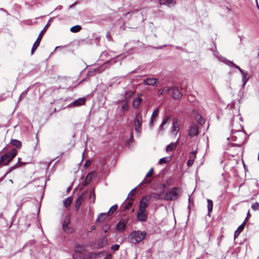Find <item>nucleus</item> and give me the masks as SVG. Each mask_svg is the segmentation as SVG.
<instances>
[{"instance_id": "33", "label": "nucleus", "mask_w": 259, "mask_h": 259, "mask_svg": "<svg viewBox=\"0 0 259 259\" xmlns=\"http://www.w3.org/2000/svg\"><path fill=\"white\" fill-rule=\"evenodd\" d=\"M84 250V247L81 245H77L75 248L76 253H82Z\"/></svg>"}, {"instance_id": "34", "label": "nucleus", "mask_w": 259, "mask_h": 259, "mask_svg": "<svg viewBox=\"0 0 259 259\" xmlns=\"http://www.w3.org/2000/svg\"><path fill=\"white\" fill-rule=\"evenodd\" d=\"M166 89H169V88L164 87L162 89H160L158 90V95L159 96H160V95H164L165 94H167L168 93H166Z\"/></svg>"}, {"instance_id": "4", "label": "nucleus", "mask_w": 259, "mask_h": 259, "mask_svg": "<svg viewBox=\"0 0 259 259\" xmlns=\"http://www.w3.org/2000/svg\"><path fill=\"white\" fill-rule=\"evenodd\" d=\"M17 151L15 149H13L10 151L1 156V164L3 163L4 165H7L12 159L16 156Z\"/></svg>"}, {"instance_id": "28", "label": "nucleus", "mask_w": 259, "mask_h": 259, "mask_svg": "<svg viewBox=\"0 0 259 259\" xmlns=\"http://www.w3.org/2000/svg\"><path fill=\"white\" fill-rule=\"evenodd\" d=\"M72 198L71 197H69L63 201V204L66 207L69 206L72 202Z\"/></svg>"}, {"instance_id": "56", "label": "nucleus", "mask_w": 259, "mask_h": 259, "mask_svg": "<svg viewBox=\"0 0 259 259\" xmlns=\"http://www.w3.org/2000/svg\"><path fill=\"white\" fill-rule=\"evenodd\" d=\"M95 229H96V227H95V226H92V227H91V230H95Z\"/></svg>"}, {"instance_id": "44", "label": "nucleus", "mask_w": 259, "mask_h": 259, "mask_svg": "<svg viewBox=\"0 0 259 259\" xmlns=\"http://www.w3.org/2000/svg\"><path fill=\"white\" fill-rule=\"evenodd\" d=\"M251 208L254 210H258V208H259V203L257 202H255V203H253L251 205Z\"/></svg>"}, {"instance_id": "20", "label": "nucleus", "mask_w": 259, "mask_h": 259, "mask_svg": "<svg viewBox=\"0 0 259 259\" xmlns=\"http://www.w3.org/2000/svg\"><path fill=\"white\" fill-rule=\"evenodd\" d=\"M178 143V142L177 141L176 142H172L167 145L166 148V152L171 151L175 149L177 146Z\"/></svg>"}, {"instance_id": "15", "label": "nucleus", "mask_w": 259, "mask_h": 259, "mask_svg": "<svg viewBox=\"0 0 259 259\" xmlns=\"http://www.w3.org/2000/svg\"><path fill=\"white\" fill-rule=\"evenodd\" d=\"M157 82V79L155 78H146L144 80V83L149 85H154Z\"/></svg>"}, {"instance_id": "10", "label": "nucleus", "mask_w": 259, "mask_h": 259, "mask_svg": "<svg viewBox=\"0 0 259 259\" xmlns=\"http://www.w3.org/2000/svg\"><path fill=\"white\" fill-rule=\"evenodd\" d=\"M198 127L197 125L194 123H192L188 132L189 136L191 138H192L195 136H196L198 135Z\"/></svg>"}, {"instance_id": "5", "label": "nucleus", "mask_w": 259, "mask_h": 259, "mask_svg": "<svg viewBox=\"0 0 259 259\" xmlns=\"http://www.w3.org/2000/svg\"><path fill=\"white\" fill-rule=\"evenodd\" d=\"M142 115L141 112L136 114L134 122L135 130L136 136L139 137L142 132Z\"/></svg>"}, {"instance_id": "60", "label": "nucleus", "mask_w": 259, "mask_h": 259, "mask_svg": "<svg viewBox=\"0 0 259 259\" xmlns=\"http://www.w3.org/2000/svg\"><path fill=\"white\" fill-rule=\"evenodd\" d=\"M10 182H11L12 183H13V181H12V180H10Z\"/></svg>"}, {"instance_id": "49", "label": "nucleus", "mask_w": 259, "mask_h": 259, "mask_svg": "<svg viewBox=\"0 0 259 259\" xmlns=\"http://www.w3.org/2000/svg\"><path fill=\"white\" fill-rule=\"evenodd\" d=\"M194 161V160H193V159H190L189 160H188L187 163V166L189 167L191 166L193 164Z\"/></svg>"}, {"instance_id": "6", "label": "nucleus", "mask_w": 259, "mask_h": 259, "mask_svg": "<svg viewBox=\"0 0 259 259\" xmlns=\"http://www.w3.org/2000/svg\"><path fill=\"white\" fill-rule=\"evenodd\" d=\"M49 26V23H48L45 26L44 29L40 32L37 38L33 44V46L31 49V55L33 54L34 51L36 50L37 48L39 46L40 42L42 39V35L45 33L46 31V28Z\"/></svg>"}, {"instance_id": "23", "label": "nucleus", "mask_w": 259, "mask_h": 259, "mask_svg": "<svg viewBox=\"0 0 259 259\" xmlns=\"http://www.w3.org/2000/svg\"><path fill=\"white\" fill-rule=\"evenodd\" d=\"M116 230L118 231H123L125 228V224L121 221H120L116 226Z\"/></svg>"}, {"instance_id": "47", "label": "nucleus", "mask_w": 259, "mask_h": 259, "mask_svg": "<svg viewBox=\"0 0 259 259\" xmlns=\"http://www.w3.org/2000/svg\"><path fill=\"white\" fill-rule=\"evenodd\" d=\"M168 162L167 160V158L164 157L162 158L159 160V163L160 164H163V163H166Z\"/></svg>"}, {"instance_id": "61", "label": "nucleus", "mask_w": 259, "mask_h": 259, "mask_svg": "<svg viewBox=\"0 0 259 259\" xmlns=\"http://www.w3.org/2000/svg\"><path fill=\"white\" fill-rule=\"evenodd\" d=\"M75 254H73V257L75 258Z\"/></svg>"}, {"instance_id": "18", "label": "nucleus", "mask_w": 259, "mask_h": 259, "mask_svg": "<svg viewBox=\"0 0 259 259\" xmlns=\"http://www.w3.org/2000/svg\"><path fill=\"white\" fill-rule=\"evenodd\" d=\"M159 113V110L158 108H156L153 111V113L151 115L150 121V126L152 127L153 126V119L154 118H156Z\"/></svg>"}, {"instance_id": "26", "label": "nucleus", "mask_w": 259, "mask_h": 259, "mask_svg": "<svg viewBox=\"0 0 259 259\" xmlns=\"http://www.w3.org/2000/svg\"><path fill=\"white\" fill-rule=\"evenodd\" d=\"M11 143L18 148H20L22 146L21 142L18 140L12 139L11 141Z\"/></svg>"}, {"instance_id": "11", "label": "nucleus", "mask_w": 259, "mask_h": 259, "mask_svg": "<svg viewBox=\"0 0 259 259\" xmlns=\"http://www.w3.org/2000/svg\"><path fill=\"white\" fill-rule=\"evenodd\" d=\"M84 200V197L83 196V194L82 193L81 195H80L76 200L75 203V207L76 209V210H77L78 208L80 207L81 203Z\"/></svg>"}, {"instance_id": "27", "label": "nucleus", "mask_w": 259, "mask_h": 259, "mask_svg": "<svg viewBox=\"0 0 259 259\" xmlns=\"http://www.w3.org/2000/svg\"><path fill=\"white\" fill-rule=\"evenodd\" d=\"M170 117L169 116H166L164 117L163 121L161 123V124L159 126V130L161 131L163 130V126L168 122V121L169 120Z\"/></svg>"}, {"instance_id": "57", "label": "nucleus", "mask_w": 259, "mask_h": 259, "mask_svg": "<svg viewBox=\"0 0 259 259\" xmlns=\"http://www.w3.org/2000/svg\"><path fill=\"white\" fill-rule=\"evenodd\" d=\"M257 8L259 10V6L258 5V4H257Z\"/></svg>"}, {"instance_id": "41", "label": "nucleus", "mask_w": 259, "mask_h": 259, "mask_svg": "<svg viewBox=\"0 0 259 259\" xmlns=\"http://www.w3.org/2000/svg\"><path fill=\"white\" fill-rule=\"evenodd\" d=\"M133 199H131L125 205L124 208L125 209H129L133 204Z\"/></svg>"}, {"instance_id": "31", "label": "nucleus", "mask_w": 259, "mask_h": 259, "mask_svg": "<svg viewBox=\"0 0 259 259\" xmlns=\"http://www.w3.org/2000/svg\"><path fill=\"white\" fill-rule=\"evenodd\" d=\"M62 229L63 231L67 233H71L73 231V228L69 227V225L62 226Z\"/></svg>"}, {"instance_id": "30", "label": "nucleus", "mask_w": 259, "mask_h": 259, "mask_svg": "<svg viewBox=\"0 0 259 259\" xmlns=\"http://www.w3.org/2000/svg\"><path fill=\"white\" fill-rule=\"evenodd\" d=\"M207 209L208 214L212 211L213 208V202L210 199H207Z\"/></svg>"}, {"instance_id": "8", "label": "nucleus", "mask_w": 259, "mask_h": 259, "mask_svg": "<svg viewBox=\"0 0 259 259\" xmlns=\"http://www.w3.org/2000/svg\"><path fill=\"white\" fill-rule=\"evenodd\" d=\"M150 196H145L143 197L140 201L139 209L146 210V207L150 203Z\"/></svg>"}, {"instance_id": "25", "label": "nucleus", "mask_w": 259, "mask_h": 259, "mask_svg": "<svg viewBox=\"0 0 259 259\" xmlns=\"http://www.w3.org/2000/svg\"><path fill=\"white\" fill-rule=\"evenodd\" d=\"M242 81H243V86H245L247 81L249 79L248 74L247 72L245 71L244 73L242 74Z\"/></svg>"}, {"instance_id": "7", "label": "nucleus", "mask_w": 259, "mask_h": 259, "mask_svg": "<svg viewBox=\"0 0 259 259\" xmlns=\"http://www.w3.org/2000/svg\"><path fill=\"white\" fill-rule=\"evenodd\" d=\"M166 93H170L171 97L176 100L180 99L182 97V94L179 89L176 87L166 89Z\"/></svg>"}, {"instance_id": "48", "label": "nucleus", "mask_w": 259, "mask_h": 259, "mask_svg": "<svg viewBox=\"0 0 259 259\" xmlns=\"http://www.w3.org/2000/svg\"><path fill=\"white\" fill-rule=\"evenodd\" d=\"M111 248L114 251H117L119 248V245L118 244H114L111 246Z\"/></svg>"}, {"instance_id": "36", "label": "nucleus", "mask_w": 259, "mask_h": 259, "mask_svg": "<svg viewBox=\"0 0 259 259\" xmlns=\"http://www.w3.org/2000/svg\"><path fill=\"white\" fill-rule=\"evenodd\" d=\"M70 223V218L68 215H66L63 219L62 222V226L69 225Z\"/></svg>"}, {"instance_id": "52", "label": "nucleus", "mask_w": 259, "mask_h": 259, "mask_svg": "<svg viewBox=\"0 0 259 259\" xmlns=\"http://www.w3.org/2000/svg\"><path fill=\"white\" fill-rule=\"evenodd\" d=\"M104 228H105V230H104L105 233H107L108 230L110 228V226L109 225L107 224L104 226Z\"/></svg>"}, {"instance_id": "58", "label": "nucleus", "mask_w": 259, "mask_h": 259, "mask_svg": "<svg viewBox=\"0 0 259 259\" xmlns=\"http://www.w3.org/2000/svg\"><path fill=\"white\" fill-rule=\"evenodd\" d=\"M162 185H163V187L164 188L165 187V184H163Z\"/></svg>"}, {"instance_id": "46", "label": "nucleus", "mask_w": 259, "mask_h": 259, "mask_svg": "<svg viewBox=\"0 0 259 259\" xmlns=\"http://www.w3.org/2000/svg\"><path fill=\"white\" fill-rule=\"evenodd\" d=\"M190 159H193L194 160L195 158L196 157V151H192L191 152L190 154Z\"/></svg>"}, {"instance_id": "53", "label": "nucleus", "mask_w": 259, "mask_h": 259, "mask_svg": "<svg viewBox=\"0 0 259 259\" xmlns=\"http://www.w3.org/2000/svg\"><path fill=\"white\" fill-rule=\"evenodd\" d=\"M251 217V214L250 213L249 211L247 212L246 218H245L244 221L245 222L248 220V219Z\"/></svg>"}, {"instance_id": "54", "label": "nucleus", "mask_w": 259, "mask_h": 259, "mask_svg": "<svg viewBox=\"0 0 259 259\" xmlns=\"http://www.w3.org/2000/svg\"><path fill=\"white\" fill-rule=\"evenodd\" d=\"M106 37L108 38V39L109 40L111 38V36L109 32H107L106 33Z\"/></svg>"}, {"instance_id": "38", "label": "nucleus", "mask_w": 259, "mask_h": 259, "mask_svg": "<svg viewBox=\"0 0 259 259\" xmlns=\"http://www.w3.org/2000/svg\"><path fill=\"white\" fill-rule=\"evenodd\" d=\"M101 71H100V68L98 67V68H95L93 70H90L89 72V74L90 75H94L95 74V72H97V73H100Z\"/></svg>"}, {"instance_id": "55", "label": "nucleus", "mask_w": 259, "mask_h": 259, "mask_svg": "<svg viewBox=\"0 0 259 259\" xmlns=\"http://www.w3.org/2000/svg\"><path fill=\"white\" fill-rule=\"evenodd\" d=\"M238 70H239V71L241 72V74H242L243 73H244L245 72L243 70H242L240 68H239Z\"/></svg>"}, {"instance_id": "3", "label": "nucleus", "mask_w": 259, "mask_h": 259, "mask_svg": "<svg viewBox=\"0 0 259 259\" xmlns=\"http://www.w3.org/2000/svg\"><path fill=\"white\" fill-rule=\"evenodd\" d=\"M180 191L179 188L174 187L171 188L164 194V200L171 201L177 199L180 196Z\"/></svg>"}, {"instance_id": "13", "label": "nucleus", "mask_w": 259, "mask_h": 259, "mask_svg": "<svg viewBox=\"0 0 259 259\" xmlns=\"http://www.w3.org/2000/svg\"><path fill=\"white\" fill-rule=\"evenodd\" d=\"M171 130L172 132H176V134L179 132V124L177 119H173Z\"/></svg>"}, {"instance_id": "39", "label": "nucleus", "mask_w": 259, "mask_h": 259, "mask_svg": "<svg viewBox=\"0 0 259 259\" xmlns=\"http://www.w3.org/2000/svg\"><path fill=\"white\" fill-rule=\"evenodd\" d=\"M90 199L93 202H94L95 200V193L94 190L90 191Z\"/></svg>"}, {"instance_id": "12", "label": "nucleus", "mask_w": 259, "mask_h": 259, "mask_svg": "<svg viewBox=\"0 0 259 259\" xmlns=\"http://www.w3.org/2000/svg\"><path fill=\"white\" fill-rule=\"evenodd\" d=\"M148 196H150V199L153 198L155 200L164 199V194L163 192L160 193H153Z\"/></svg>"}, {"instance_id": "21", "label": "nucleus", "mask_w": 259, "mask_h": 259, "mask_svg": "<svg viewBox=\"0 0 259 259\" xmlns=\"http://www.w3.org/2000/svg\"><path fill=\"white\" fill-rule=\"evenodd\" d=\"M107 243V238L105 236H103L102 238L98 242V246L100 248L103 247Z\"/></svg>"}, {"instance_id": "51", "label": "nucleus", "mask_w": 259, "mask_h": 259, "mask_svg": "<svg viewBox=\"0 0 259 259\" xmlns=\"http://www.w3.org/2000/svg\"><path fill=\"white\" fill-rule=\"evenodd\" d=\"M136 188L133 189L128 194V198L131 197L134 195V192L135 191Z\"/></svg>"}, {"instance_id": "29", "label": "nucleus", "mask_w": 259, "mask_h": 259, "mask_svg": "<svg viewBox=\"0 0 259 259\" xmlns=\"http://www.w3.org/2000/svg\"><path fill=\"white\" fill-rule=\"evenodd\" d=\"M122 102H123V104L122 106V111L126 112V111H128V108H129V106H128V101L124 100L122 101Z\"/></svg>"}, {"instance_id": "45", "label": "nucleus", "mask_w": 259, "mask_h": 259, "mask_svg": "<svg viewBox=\"0 0 259 259\" xmlns=\"http://www.w3.org/2000/svg\"><path fill=\"white\" fill-rule=\"evenodd\" d=\"M27 92H28L27 90H25L21 94V95L19 97V100H22L25 97V96L27 94Z\"/></svg>"}, {"instance_id": "50", "label": "nucleus", "mask_w": 259, "mask_h": 259, "mask_svg": "<svg viewBox=\"0 0 259 259\" xmlns=\"http://www.w3.org/2000/svg\"><path fill=\"white\" fill-rule=\"evenodd\" d=\"M134 140L133 132L131 133L130 138L127 141L128 144H130L131 141H133Z\"/></svg>"}, {"instance_id": "1", "label": "nucleus", "mask_w": 259, "mask_h": 259, "mask_svg": "<svg viewBox=\"0 0 259 259\" xmlns=\"http://www.w3.org/2000/svg\"><path fill=\"white\" fill-rule=\"evenodd\" d=\"M233 124H232V137L231 139L233 141L237 142L236 143L233 144V146L235 147H240L244 142L245 135L244 133L241 132L242 129L241 125L238 129L233 128Z\"/></svg>"}, {"instance_id": "32", "label": "nucleus", "mask_w": 259, "mask_h": 259, "mask_svg": "<svg viewBox=\"0 0 259 259\" xmlns=\"http://www.w3.org/2000/svg\"><path fill=\"white\" fill-rule=\"evenodd\" d=\"M81 29V27L80 25H75L70 28V31L72 32L76 33L79 32Z\"/></svg>"}, {"instance_id": "37", "label": "nucleus", "mask_w": 259, "mask_h": 259, "mask_svg": "<svg viewBox=\"0 0 259 259\" xmlns=\"http://www.w3.org/2000/svg\"><path fill=\"white\" fill-rule=\"evenodd\" d=\"M118 208V206L117 204H115L114 205L112 206L109 211L107 212L108 214L109 215L112 214L114 211H115Z\"/></svg>"}, {"instance_id": "14", "label": "nucleus", "mask_w": 259, "mask_h": 259, "mask_svg": "<svg viewBox=\"0 0 259 259\" xmlns=\"http://www.w3.org/2000/svg\"><path fill=\"white\" fill-rule=\"evenodd\" d=\"M85 99L83 98H80L75 100L73 102L71 105H73L74 106H79L80 105H84L85 104Z\"/></svg>"}, {"instance_id": "43", "label": "nucleus", "mask_w": 259, "mask_h": 259, "mask_svg": "<svg viewBox=\"0 0 259 259\" xmlns=\"http://www.w3.org/2000/svg\"><path fill=\"white\" fill-rule=\"evenodd\" d=\"M92 179V174L89 173L86 177L85 182L87 184H88Z\"/></svg>"}, {"instance_id": "24", "label": "nucleus", "mask_w": 259, "mask_h": 259, "mask_svg": "<svg viewBox=\"0 0 259 259\" xmlns=\"http://www.w3.org/2000/svg\"><path fill=\"white\" fill-rule=\"evenodd\" d=\"M141 101H142L141 99L139 97L134 99L133 101V107L135 108H138L139 106V105L141 102Z\"/></svg>"}, {"instance_id": "59", "label": "nucleus", "mask_w": 259, "mask_h": 259, "mask_svg": "<svg viewBox=\"0 0 259 259\" xmlns=\"http://www.w3.org/2000/svg\"><path fill=\"white\" fill-rule=\"evenodd\" d=\"M73 5H71V6H70V8H72V7H73Z\"/></svg>"}, {"instance_id": "19", "label": "nucleus", "mask_w": 259, "mask_h": 259, "mask_svg": "<svg viewBox=\"0 0 259 259\" xmlns=\"http://www.w3.org/2000/svg\"><path fill=\"white\" fill-rule=\"evenodd\" d=\"M153 173V168H151L149 172L147 174L146 177L144 180L143 181L142 183L144 184H149L151 182V180L147 179L148 177H151Z\"/></svg>"}, {"instance_id": "22", "label": "nucleus", "mask_w": 259, "mask_h": 259, "mask_svg": "<svg viewBox=\"0 0 259 259\" xmlns=\"http://www.w3.org/2000/svg\"><path fill=\"white\" fill-rule=\"evenodd\" d=\"M108 215H109L108 214L107 212L100 213L97 219V220H96L97 223L102 222L103 220H104L105 219V218Z\"/></svg>"}, {"instance_id": "2", "label": "nucleus", "mask_w": 259, "mask_h": 259, "mask_svg": "<svg viewBox=\"0 0 259 259\" xmlns=\"http://www.w3.org/2000/svg\"><path fill=\"white\" fill-rule=\"evenodd\" d=\"M147 233L140 230L132 232L128 236L129 241L133 244H137L144 239Z\"/></svg>"}, {"instance_id": "9", "label": "nucleus", "mask_w": 259, "mask_h": 259, "mask_svg": "<svg viewBox=\"0 0 259 259\" xmlns=\"http://www.w3.org/2000/svg\"><path fill=\"white\" fill-rule=\"evenodd\" d=\"M137 217L138 220L141 222H145L148 219V214L146 210L139 209L137 212Z\"/></svg>"}, {"instance_id": "16", "label": "nucleus", "mask_w": 259, "mask_h": 259, "mask_svg": "<svg viewBox=\"0 0 259 259\" xmlns=\"http://www.w3.org/2000/svg\"><path fill=\"white\" fill-rule=\"evenodd\" d=\"M245 225V221L243 222V223L239 226V227L237 228V229L235 231L234 233V238L235 239L237 238L240 233L243 231V229L244 228Z\"/></svg>"}, {"instance_id": "35", "label": "nucleus", "mask_w": 259, "mask_h": 259, "mask_svg": "<svg viewBox=\"0 0 259 259\" xmlns=\"http://www.w3.org/2000/svg\"><path fill=\"white\" fill-rule=\"evenodd\" d=\"M196 119L198 123L200 125L203 124L205 122L204 119L199 115H197V116H196Z\"/></svg>"}, {"instance_id": "40", "label": "nucleus", "mask_w": 259, "mask_h": 259, "mask_svg": "<svg viewBox=\"0 0 259 259\" xmlns=\"http://www.w3.org/2000/svg\"><path fill=\"white\" fill-rule=\"evenodd\" d=\"M226 63L227 65H228L229 66H234V67H235L236 68H237L238 69H239V68H240L239 66H238V65H237L235 64H234L233 62L229 61V60H226Z\"/></svg>"}, {"instance_id": "17", "label": "nucleus", "mask_w": 259, "mask_h": 259, "mask_svg": "<svg viewBox=\"0 0 259 259\" xmlns=\"http://www.w3.org/2000/svg\"><path fill=\"white\" fill-rule=\"evenodd\" d=\"M160 5H167L168 7L172 6L175 5V0H159Z\"/></svg>"}, {"instance_id": "42", "label": "nucleus", "mask_w": 259, "mask_h": 259, "mask_svg": "<svg viewBox=\"0 0 259 259\" xmlns=\"http://www.w3.org/2000/svg\"><path fill=\"white\" fill-rule=\"evenodd\" d=\"M134 94V92L132 91L127 92L125 94V100H127L129 98H130Z\"/></svg>"}]
</instances>
